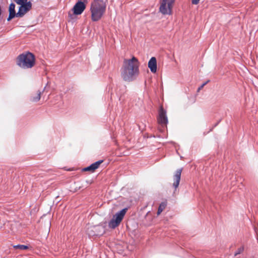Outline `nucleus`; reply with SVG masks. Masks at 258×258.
<instances>
[{
  "mask_svg": "<svg viewBox=\"0 0 258 258\" xmlns=\"http://www.w3.org/2000/svg\"><path fill=\"white\" fill-rule=\"evenodd\" d=\"M243 251V247H240L239 248L237 251L235 253V255H236L237 254H240V253H241L242 251Z\"/></svg>",
  "mask_w": 258,
  "mask_h": 258,
  "instance_id": "18",
  "label": "nucleus"
},
{
  "mask_svg": "<svg viewBox=\"0 0 258 258\" xmlns=\"http://www.w3.org/2000/svg\"><path fill=\"white\" fill-rule=\"evenodd\" d=\"M41 92L38 91L35 94L32 95L30 98V100L34 102H38L41 98Z\"/></svg>",
  "mask_w": 258,
  "mask_h": 258,
  "instance_id": "13",
  "label": "nucleus"
},
{
  "mask_svg": "<svg viewBox=\"0 0 258 258\" xmlns=\"http://www.w3.org/2000/svg\"><path fill=\"white\" fill-rule=\"evenodd\" d=\"M257 242H258V238L257 239Z\"/></svg>",
  "mask_w": 258,
  "mask_h": 258,
  "instance_id": "20",
  "label": "nucleus"
},
{
  "mask_svg": "<svg viewBox=\"0 0 258 258\" xmlns=\"http://www.w3.org/2000/svg\"><path fill=\"white\" fill-rule=\"evenodd\" d=\"M200 0H191V3L194 5H197Z\"/></svg>",
  "mask_w": 258,
  "mask_h": 258,
  "instance_id": "19",
  "label": "nucleus"
},
{
  "mask_svg": "<svg viewBox=\"0 0 258 258\" xmlns=\"http://www.w3.org/2000/svg\"><path fill=\"white\" fill-rule=\"evenodd\" d=\"M15 2L20 5H24L26 3H27L28 2H27V0H14Z\"/></svg>",
  "mask_w": 258,
  "mask_h": 258,
  "instance_id": "16",
  "label": "nucleus"
},
{
  "mask_svg": "<svg viewBox=\"0 0 258 258\" xmlns=\"http://www.w3.org/2000/svg\"><path fill=\"white\" fill-rule=\"evenodd\" d=\"M34 64L35 56L29 52L20 54L17 58V64L23 69L32 68Z\"/></svg>",
  "mask_w": 258,
  "mask_h": 258,
  "instance_id": "3",
  "label": "nucleus"
},
{
  "mask_svg": "<svg viewBox=\"0 0 258 258\" xmlns=\"http://www.w3.org/2000/svg\"><path fill=\"white\" fill-rule=\"evenodd\" d=\"M139 74V61L134 56L131 59H124L121 69V76L125 82H132Z\"/></svg>",
  "mask_w": 258,
  "mask_h": 258,
  "instance_id": "1",
  "label": "nucleus"
},
{
  "mask_svg": "<svg viewBox=\"0 0 258 258\" xmlns=\"http://www.w3.org/2000/svg\"><path fill=\"white\" fill-rule=\"evenodd\" d=\"M166 206V204L164 202H162L159 205V207L157 211V215H159L161 214V213L164 210Z\"/></svg>",
  "mask_w": 258,
  "mask_h": 258,
  "instance_id": "14",
  "label": "nucleus"
},
{
  "mask_svg": "<svg viewBox=\"0 0 258 258\" xmlns=\"http://www.w3.org/2000/svg\"><path fill=\"white\" fill-rule=\"evenodd\" d=\"M86 8V6L82 2H77L72 9L73 14L71 12L69 13V16L71 18H73V15H81Z\"/></svg>",
  "mask_w": 258,
  "mask_h": 258,
  "instance_id": "6",
  "label": "nucleus"
},
{
  "mask_svg": "<svg viewBox=\"0 0 258 258\" xmlns=\"http://www.w3.org/2000/svg\"><path fill=\"white\" fill-rule=\"evenodd\" d=\"M209 81H208L204 83H203L200 87H199L198 89V91H200L201 89L203 88V87L209 82Z\"/></svg>",
  "mask_w": 258,
  "mask_h": 258,
  "instance_id": "17",
  "label": "nucleus"
},
{
  "mask_svg": "<svg viewBox=\"0 0 258 258\" xmlns=\"http://www.w3.org/2000/svg\"><path fill=\"white\" fill-rule=\"evenodd\" d=\"M106 5L102 0H94L91 5L90 11L93 21L99 20L106 11Z\"/></svg>",
  "mask_w": 258,
  "mask_h": 258,
  "instance_id": "2",
  "label": "nucleus"
},
{
  "mask_svg": "<svg viewBox=\"0 0 258 258\" xmlns=\"http://www.w3.org/2000/svg\"><path fill=\"white\" fill-rule=\"evenodd\" d=\"M158 122V123L163 127H166L168 123L166 112L162 106H161L159 109Z\"/></svg>",
  "mask_w": 258,
  "mask_h": 258,
  "instance_id": "7",
  "label": "nucleus"
},
{
  "mask_svg": "<svg viewBox=\"0 0 258 258\" xmlns=\"http://www.w3.org/2000/svg\"><path fill=\"white\" fill-rule=\"evenodd\" d=\"M15 5L13 3H12L9 6V16L7 19L8 21H10L12 19L14 18L15 17H17V13L15 12Z\"/></svg>",
  "mask_w": 258,
  "mask_h": 258,
  "instance_id": "12",
  "label": "nucleus"
},
{
  "mask_svg": "<svg viewBox=\"0 0 258 258\" xmlns=\"http://www.w3.org/2000/svg\"><path fill=\"white\" fill-rule=\"evenodd\" d=\"M32 8V3L28 2L27 3L21 5L19 11L17 13V17L22 18L26 13H27Z\"/></svg>",
  "mask_w": 258,
  "mask_h": 258,
  "instance_id": "8",
  "label": "nucleus"
},
{
  "mask_svg": "<svg viewBox=\"0 0 258 258\" xmlns=\"http://www.w3.org/2000/svg\"><path fill=\"white\" fill-rule=\"evenodd\" d=\"M15 249H20L21 250H25L27 249L28 247L27 245H16L14 246Z\"/></svg>",
  "mask_w": 258,
  "mask_h": 258,
  "instance_id": "15",
  "label": "nucleus"
},
{
  "mask_svg": "<svg viewBox=\"0 0 258 258\" xmlns=\"http://www.w3.org/2000/svg\"><path fill=\"white\" fill-rule=\"evenodd\" d=\"M127 210V208H124L113 215L112 219L108 223L109 227L112 229L117 227L122 220Z\"/></svg>",
  "mask_w": 258,
  "mask_h": 258,
  "instance_id": "4",
  "label": "nucleus"
},
{
  "mask_svg": "<svg viewBox=\"0 0 258 258\" xmlns=\"http://www.w3.org/2000/svg\"><path fill=\"white\" fill-rule=\"evenodd\" d=\"M175 0H160L159 11L163 15H171Z\"/></svg>",
  "mask_w": 258,
  "mask_h": 258,
  "instance_id": "5",
  "label": "nucleus"
},
{
  "mask_svg": "<svg viewBox=\"0 0 258 258\" xmlns=\"http://www.w3.org/2000/svg\"><path fill=\"white\" fill-rule=\"evenodd\" d=\"M148 67L151 72L153 73H155L157 71V60L155 57L151 58L148 62Z\"/></svg>",
  "mask_w": 258,
  "mask_h": 258,
  "instance_id": "10",
  "label": "nucleus"
},
{
  "mask_svg": "<svg viewBox=\"0 0 258 258\" xmlns=\"http://www.w3.org/2000/svg\"><path fill=\"white\" fill-rule=\"evenodd\" d=\"M103 162V160H99L90 166L85 168L84 169V171H91L92 172L94 171L96 169H97L100 165Z\"/></svg>",
  "mask_w": 258,
  "mask_h": 258,
  "instance_id": "11",
  "label": "nucleus"
},
{
  "mask_svg": "<svg viewBox=\"0 0 258 258\" xmlns=\"http://www.w3.org/2000/svg\"><path fill=\"white\" fill-rule=\"evenodd\" d=\"M182 170V168L178 169L175 171L173 176L174 182L173 183V186L175 188V190L178 187L179 184Z\"/></svg>",
  "mask_w": 258,
  "mask_h": 258,
  "instance_id": "9",
  "label": "nucleus"
}]
</instances>
